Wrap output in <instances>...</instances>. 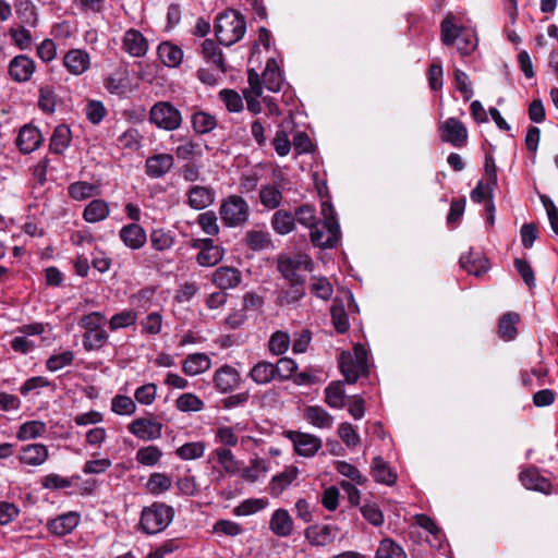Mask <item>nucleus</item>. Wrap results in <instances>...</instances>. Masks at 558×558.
<instances>
[{
  "mask_svg": "<svg viewBox=\"0 0 558 558\" xmlns=\"http://www.w3.org/2000/svg\"><path fill=\"white\" fill-rule=\"evenodd\" d=\"M246 32L243 15L234 10L220 13L215 24V34L221 45L231 46L241 40Z\"/></svg>",
  "mask_w": 558,
  "mask_h": 558,
  "instance_id": "obj_1",
  "label": "nucleus"
},
{
  "mask_svg": "<svg viewBox=\"0 0 558 558\" xmlns=\"http://www.w3.org/2000/svg\"><path fill=\"white\" fill-rule=\"evenodd\" d=\"M174 510L163 502H153L144 507L140 518V530L147 535L165 531L172 522Z\"/></svg>",
  "mask_w": 558,
  "mask_h": 558,
  "instance_id": "obj_2",
  "label": "nucleus"
},
{
  "mask_svg": "<svg viewBox=\"0 0 558 558\" xmlns=\"http://www.w3.org/2000/svg\"><path fill=\"white\" fill-rule=\"evenodd\" d=\"M106 316L100 312H92L82 317L80 325L85 329L83 345L86 351L100 350L108 341L105 330Z\"/></svg>",
  "mask_w": 558,
  "mask_h": 558,
  "instance_id": "obj_3",
  "label": "nucleus"
},
{
  "mask_svg": "<svg viewBox=\"0 0 558 558\" xmlns=\"http://www.w3.org/2000/svg\"><path fill=\"white\" fill-rule=\"evenodd\" d=\"M339 367L347 383L354 384L361 376L368 373L367 350L363 344H355L353 352H342Z\"/></svg>",
  "mask_w": 558,
  "mask_h": 558,
  "instance_id": "obj_4",
  "label": "nucleus"
},
{
  "mask_svg": "<svg viewBox=\"0 0 558 558\" xmlns=\"http://www.w3.org/2000/svg\"><path fill=\"white\" fill-rule=\"evenodd\" d=\"M219 215L226 227H242L248 221L250 206L242 196L230 195L222 201Z\"/></svg>",
  "mask_w": 558,
  "mask_h": 558,
  "instance_id": "obj_5",
  "label": "nucleus"
},
{
  "mask_svg": "<svg viewBox=\"0 0 558 558\" xmlns=\"http://www.w3.org/2000/svg\"><path fill=\"white\" fill-rule=\"evenodd\" d=\"M312 269L313 262L307 254L283 255L278 259V270L289 282L305 283L304 274Z\"/></svg>",
  "mask_w": 558,
  "mask_h": 558,
  "instance_id": "obj_6",
  "label": "nucleus"
},
{
  "mask_svg": "<svg viewBox=\"0 0 558 558\" xmlns=\"http://www.w3.org/2000/svg\"><path fill=\"white\" fill-rule=\"evenodd\" d=\"M149 122L158 129L174 131L182 124V114L171 102L158 101L149 110Z\"/></svg>",
  "mask_w": 558,
  "mask_h": 558,
  "instance_id": "obj_7",
  "label": "nucleus"
},
{
  "mask_svg": "<svg viewBox=\"0 0 558 558\" xmlns=\"http://www.w3.org/2000/svg\"><path fill=\"white\" fill-rule=\"evenodd\" d=\"M311 241L322 248L335 247L340 240V227L337 220H320L311 229Z\"/></svg>",
  "mask_w": 558,
  "mask_h": 558,
  "instance_id": "obj_8",
  "label": "nucleus"
},
{
  "mask_svg": "<svg viewBox=\"0 0 558 558\" xmlns=\"http://www.w3.org/2000/svg\"><path fill=\"white\" fill-rule=\"evenodd\" d=\"M283 435L293 444L299 456L311 458L322 448V439L315 435L298 430H287Z\"/></svg>",
  "mask_w": 558,
  "mask_h": 558,
  "instance_id": "obj_9",
  "label": "nucleus"
},
{
  "mask_svg": "<svg viewBox=\"0 0 558 558\" xmlns=\"http://www.w3.org/2000/svg\"><path fill=\"white\" fill-rule=\"evenodd\" d=\"M440 138L454 147H463L468 141V130L456 118H448L439 128Z\"/></svg>",
  "mask_w": 558,
  "mask_h": 558,
  "instance_id": "obj_10",
  "label": "nucleus"
},
{
  "mask_svg": "<svg viewBox=\"0 0 558 558\" xmlns=\"http://www.w3.org/2000/svg\"><path fill=\"white\" fill-rule=\"evenodd\" d=\"M90 63L92 61L89 53L86 50L80 48L68 50L62 58L63 66L70 74L74 76H80L86 73L90 68Z\"/></svg>",
  "mask_w": 558,
  "mask_h": 558,
  "instance_id": "obj_11",
  "label": "nucleus"
},
{
  "mask_svg": "<svg viewBox=\"0 0 558 558\" xmlns=\"http://www.w3.org/2000/svg\"><path fill=\"white\" fill-rule=\"evenodd\" d=\"M128 428L138 439L149 441L161 437L162 424L153 418L141 417L134 420Z\"/></svg>",
  "mask_w": 558,
  "mask_h": 558,
  "instance_id": "obj_12",
  "label": "nucleus"
},
{
  "mask_svg": "<svg viewBox=\"0 0 558 558\" xmlns=\"http://www.w3.org/2000/svg\"><path fill=\"white\" fill-rule=\"evenodd\" d=\"M240 380V372L229 364L219 367L213 376L215 388L221 393L232 391L239 386Z\"/></svg>",
  "mask_w": 558,
  "mask_h": 558,
  "instance_id": "obj_13",
  "label": "nucleus"
},
{
  "mask_svg": "<svg viewBox=\"0 0 558 558\" xmlns=\"http://www.w3.org/2000/svg\"><path fill=\"white\" fill-rule=\"evenodd\" d=\"M35 69L33 59L25 54H19L10 61L9 74L13 81L23 83L31 80Z\"/></svg>",
  "mask_w": 558,
  "mask_h": 558,
  "instance_id": "obj_14",
  "label": "nucleus"
},
{
  "mask_svg": "<svg viewBox=\"0 0 558 558\" xmlns=\"http://www.w3.org/2000/svg\"><path fill=\"white\" fill-rule=\"evenodd\" d=\"M119 238L122 243L131 250H140L147 242V233L138 223H129L123 226L119 231Z\"/></svg>",
  "mask_w": 558,
  "mask_h": 558,
  "instance_id": "obj_15",
  "label": "nucleus"
},
{
  "mask_svg": "<svg viewBox=\"0 0 558 558\" xmlns=\"http://www.w3.org/2000/svg\"><path fill=\"white\" fill-rule=\"evenodd\" d=\"M44 138L40 131L31 124L21 128L16 137V146L23 154L35 151L43 143Z\"/></svg>",
  "mask_w": 558,
  "mask_h": 558,
  "instance_id": "obj_16",
  "label": "nucleus"
},
{
  "mask_svg": "<svg viewBox=\"0 0 558 558\" xmlns=\"http://www.w3.org/2000/svg\"><path fill=\"white\" fill-rule=\"evenodd\" d=\"M173 165L174 158L171 154L153 155L145 161V172L149 178H162L173 168Z\"/></svg>",
  "mask_w": 558,
  "mask_h": 558,
  "instance_id": "obj_17",
  "label": "nucleus"
},
{
  "mask_svg": "<svg viewBox=\"0 0 558 558\" xmlns=\"http://www.w3.org/2000/svg\"><path fill=\"white\" fill-rule=\"evenodd\" d=\"M211 281L220 290L234 289L241 283L242 274L238 268L221 266L214 271Z\"/></svg>",
  "mask_w": 558,
  "mask_h": 558,
  "instance_id": "obj_18",
  "label": "nucleus"
},
{
  "mask_svg": "<svg viewBox=\"0 0 558 558\" xmlns=\"http://www.w3.org/2000/svg\"><path fill=\"white\" fill-rule=\"evenodd\" d=\"M294 522L289 511L283 508L275 510L269 520V530L278 537H288L292 534Z\"/></svg>",
  "mask_w": 558,
  "mask_h": 558,
  "instance_id": "obj_19",
  "label": "nucleus"
},
{
  "mask_svg": "<svg viewBox=\"0 0 558 558\" xmlns=\"http://www.w3.org/2000/svg\"><path fill=\"white\" fill-rule=\"evenodd\" d=\"M49 457L48 447L44 444H31L21 448L19 460L29 466L44 464Z\"/></svg>",
  "mask_w": 558,
  "mask_h": 558,
  "instance_id": "obj_20",
  "label": "nucleus"
},
{
  "mask_svg": "<svg viewBox=\"0 0 558 558\" xmlns=\"http://www.w3.org/2000/svg\"><path fill=\"white\" fill-rule=\"evenodd\" d=\"M338 534L333 525H312L305 530V538L314 546H326L332 543Z\"/></svg>",
  "mask_w": 558,
  "mask_h": 558,
  "instance_id": "obj_21",
  "label": "nucleus"
},
{
  "mask_svg": "<svg viewBox=\"0 0 558 558\" xmlns=\"http://www.w3.org/2000/svg\"><path fill=\"white\" fill-rule=\"evenodd\" d=\"M519 477L526 489L550 494L551 483L549 480L542 476L536 468H529L522 471Z\"/></svg>",
  "mask_w": 558,
  "mask_h": 558,
  "instance_id": "obj_22",
  "label": "nucleus"
},
{
  "mask_svg": "<svg viewBox=\"0 0 558 558\" xmlns=\"http://www.w3.org/2000/svg\"><path fill=\"white\" fill-rule=\"evenodd\" d=\"M247 81L250 85V90L244 93L246 106L251 112L256 114L259 113L262 110V106L258 98L263 94V88L260 85L258 73L253 69L250 70L247 73Z\"/></svg>",
  "mask_w": 558,
  "mask_h": 558,
  "instance_id": "obj_23",
  "label": "nucleus"
},
{
  "mask_svg": "<svg viewBox=\"0 0 558 558\" xmlns=\"http://www.w3.org/2000/svg\"><path fill=\"white\" fill-rule=\"evenodd\" d=\"M123 49L132 57H143L147 52L148 43L141 32L131 28L124 34Z\"/></svg>",
  "mask_w": 558,
  "mask_h": 558,
  "instance_id": "obj_24",
  "label": "nucleus"
},
{
  "mask_svg": "<svg viewBox=\"0 0 558 558\" xmlns=\"http://www.w3.org/2000/svg\"><path fill=\"white\" fill-rule=\"evenodd\" d=\"M371 475L377 483L388 486L397 482V473L390 468L389 463L381 457H375L371 463Z\"/></svg>",
  "mask_w": 558,
  "mask_h": 558,
  "instance_id": "obj_25",
  "label": "nucleus"
},
{
  "mask_svg": "<svg viewBox=\"0 0 558 558\" xmlns=\"http://www.w3.org/2000/svg\"><path fill=\"white\" fill-rule=\"evenodd\" d=\"M211 367V360L206 353L189 354L182 364V371L187 376H196Z\"/></svg>",
  "mask_w": 558,
  "mask_h": 558,
  "instance_id": "obj_26",
  "label": "nucleus"
},
{
  "mask_svg": "<svg viewBox=\"0 0 558 558\" xmlns=\"http://www.w3.org/2000/svg\"><path fill=\"white\" fill-rule=\"evenodd\" d=\"M187 196V204L190 207L201 210L214 203L215 192L210 187L195 185L189 191Z\"/></svg>",
  "mask_w": 558,
  "mask_h": 558,
  "instance_id": "obj_27",
  "label": "nucleus"
},
{
  "mask_svg": "<svg viewBox=\"0 0 558 558\" xmlns=\"http://www.w3.org/2000/svg\"><path fill=\"white\" fill-rule=\"evenodd\" d=\"M209 460H216L223 471L230 475H235L240 472V462L229 448L217 447L211 451Z\"/></svg>",
  "mask_w": 558,
  "mask_h": 558,
  "instance_id": "obj_28",
  "label": "nucleus"
},
{
  "mask_svg": "<svg viewBox=\"0 0 558 558\" xmlns=\"http://www.w3.org/2000/svg\"><path fill=\"white\" fill-rule=\"evenodd\" d=\"M260 205L267 210H274L280 207L283 195L281 190L272 183H267L260 186L258 192Z\"/></svg>",
  "mask_w": 558,
  "mask_h": 558,
  "instance_id": "obj_29",
  "label": "nucleus"
},
{
  "mask_svg": "<svg viewBox=\"0 0 558 558\" xmlns=\"http://www.w3.org/2000/svg\"><path fill=\"white\" fill-rule=\"evenodd\" d=\"M80 523V515L76 512H69L51 520L48 529L56 535H66L71 533Z\"/></svg>",
  "mask_w": 558,
  "mask_h": 558,
  "instance_id": "obj_30",
  "label": "nucleus"
},
{
  "mask_svg": "<svg viewBox=\"0 0 558 558\" xmlns=\"http://www.w3.org/2000/svg\"><path fill=\"white\" fill-rule=\"evenodd\" d=\"M259 80L260 85H264L270 92L277 93L281 89L283 78L274 59L267 61L266 68Z\"/></svg>",
  "mask_w": 558,
  "mask_h": 558,
  "instance_id": "obj_31",
  "label": "nucleus"
},
{
  "mask_svg": "<svg viewBox=\"0 0 558 558\" xmlns=\"http://www.w3.org/2000/svg\"><path fill=\"white\" fill-rule=\"evenodd\" d=\"M304 418L317 428H330L333 423V417L319 405H310L305 408Z\"/></svg>",
  "mask_w": 558,
  "mask_h": 558,
  "instance_id": "obj_32",
  "label": "nucleus"
},
{
  "mask_svg": "<svg viewBox=\"0 0 558 558\" xmlns=\"http://www.w3.org/2000/svg\"><path fill=\"white\" fill-rule=\"evenodd\" d=\"M109 214V204L104 199L97 198L87 204L83 218L88 223H96L105 220Z\"/></svg>",
  "mask_w": 558,
  "mask_h": 558,
  "instance_id": "obj_33",
  "label": "nucleus"
},
{
  "mask_svg": "<svg viewBox=\"0 0 558 558\" xmlns=\"http://www.w3.org/2000/svg\"><path fill=\"white\" fill-rule=\"evenodd\" d=\"M158 57L165 65L175 68L182 62L183 51L180 47L169 41H165L158 47Z\"/></svg>",
  "mask_w": 558,
  "mask_h": 558,
  "instance_id": "obj_34",
  "label": "nucleus"
},
{
  "mask_svg": "<svg viewBox=\"0 0 558 558\" xmlns=\"http://www.w3.org/2000/svg\"><path fill=\"white\" fill-rule=\"evenodd\" d=\"M270 225L276 233L286 235L295 229V218L290 211L280 209L272 215Z\"/></svg>",
  "mask_w": 558,
  "mask_h": 558,
  "instance_id": "obj_35",
  "label": "nucleus"
},
{
  "mask_svg": "<svg viewBox=\"0 0 558 558\" xmlns=\"http://www.w3.org/2000/svg\"><path fill=\"white\" fill-rule=\"evenodd\" d=\"M520 320L519 314L514 312H508L504 314L498 324V333L505 341L513 340L517 337L518 330L517 325Z\"/></svg>",
  "mask_w": 558,
  "mask_h": 558,
  "instance_id": "obj_36",
  "label": "nucleus"
},
{
  "mask_svg": "<svg viewBox=\"0 0 558 558\" xmlns=\"http://www.w3.org/2000/svg\"><path fill=\"white\" fill-rule=\"evenodd\" d=\"M290 287L282 289L277 296V304L280 306H290L296 304L304 295V283L289 282Z\"/></svg>",
  "mask_w": 558,
  "mask_h": 558,
  "instance_id": "obj_37",
  "label": "nucleus"
},
{
  "mask_svg": "<svg viewBox=\"0 0 558 558\" xmlns=\"http://www.w3.org/2000/svg\"><path fill=\"white\" fill-rule=\"evenodd\" d=\"M202 54L207 62L213 63L221 73H226L227 68L225 64L221 49L211 39H205L202 44Z\"/></svg>",
  "mask_w": 558,
  "mask_h": 558,
  "instance_id": "obj_38",
  "label": "nucleus"
},
{
  "mask_svg": "<svg viewBox=\"0 0 558 558\" xmlns=\"http://www.w3.org/2000/svg\"><path fill=\"white\" fill-rule=\"evenodd\" d=\"M268 466L267 460L254 458L250 461V465L242 471L241 477L248 483H255L267 474Z\"/></svg>",
  "mask_w": 558,
  "mask_h": 558,
  "instance_id": "obj_39",
  "label": "nucleus"
},
{
  "mask_svg": "<svg viewBox=\"0 0 558 558\" xmlns=\"http://www.w3.org/2000/svg\"><path fill=\"white\" fill-rule=\"evenodd\" d=\"M440 31L441 43L446 46L453 45L462 36V27L456 24L454 17L451 15L442 20Z\"/></svg>",
  "mask_w": 558,
  "mask_h": 558,
  "instance_id": "obj_40",
  "label": "nucleus"
},
{
  "mask_svg": "<svg viewBox=\"0 0 558 558\" xmlns=\"http://www.w3.org/2000/svg\"><path fill=\"white\" fill-rule=\"evenodd\" d=\"M460 265L469 274L480 277L488 269V262L486 258L477 256L474 257L473 253L470 252L460 257Z\"/></svg>",
  "mask_w": 558,
  "mask_h": 558,
  "instance_id": "obj_41",
  "label": "nucleus"
},
{
  "mask_svg": "<svg viewBox=\"0 0 558 558\" xmlns=\"http://www.w3.org/2000/svg\"><path fill=\"white\" fill-rule=\"evenodd\" d=\"M250 377L257 385H266L276 378L275 365L266 361L258 362L251 369Z\"/></svg>",
  "mask_w": 558,
  "mask_h": 558,
  "instance_id": "obj_42",
  "label": "nucleus"
},
{
  "mask_svg": "<svg viewBox=\"0 0 558 558\" xmlns=\"http://www.w3.org/2000/svg\"><path fill=\"white\" fill-rule=\"evenodd\" d=\"M71 143V131L65 125L54 129L50 138L49 148L54 154H62Z\"/></svg>",
  "mask_w": 558,
  "mask_h": 558,
  "instance_id": "obj_43",
  "label": "nucleus"
},
{
  "mask_svg": "<svg viewBox=\"0 0 558 558\" xmlns=\"http://www.w3.org/2000/svg\"><path fill=\"white\" fill-rule=\"evenodd\" d=\"M47 432V425L41 421H28L23 423L16 433L20 440H31L41 437Z\"/></svg>",
  "mask_w": 558,
  "mask_h": 558,
  "instance_id": "obj_44",
  "label": "nucleus"
},
{
  "mask_svg": "<svg viewBox=\"0 0 558 558\" xmlns=\"http://www.w3.org/2000/svg\"><path fill=\"white\" fill-rule=\"evenodd\" d=\"M75 354L71 350L53 353L46 360V368L51 373H56L64 367L71 366L74 362Z\"/></svg>",
  "mask_w": 558,
  "mask_h": 558,
  "instance_id": "obj_45",
  "label": "nucleus"
},
{
  "mask_svg": "<svg viewBox=\"0 0 558 558\" xmlns=\"http://www.w3.org/2000/svg\"><path fill=\"white\" fill-rule=\"evenodd\" d=\"M172 486V478L161 472L151 473L146 483V488L151 495H160Z\"/></svg>",
  "mask_w": 558,
  "mask_h": 558,
  "instance_id": "obj_46",
  "label": "nucleus"
},
{
  "mask_svg": "<svg viewBox=\"0 0 558 558\" xmlns=\"http://www.w3.org/2000/svg\"><path fill=\"white\" fill-rule=\"evenodd\" d=\"M68 192L73 199L83 201L98 195L99 189L93 183L77 181L69 185Z\"/></svg>",
  "mask_w": 558,
  "mask_h": 558,
  "instance_id": "obj_47",
  "label": "nucleus"
},
{
  "mask_svg": "<svg viewBox=\"0 0 558 558\" xmlns=\"http://www.w3.org/2000/svg\"><path fill=\"white\" fill-rule=\"evenodd\" d=\"M223 258V250L215 245L214 242L211 245L205 247L202 252H198L196 256V262L202 267H213L217 265Z\"/></svg>",
  "mask_w": 558,
  "mask_h": 558,
  "instance_id": "obj_48",
  "label": "nucleus"
},
{
  "mask_svg": "<svg viewBox=\"0 0 558 558\" xmlns=\"http://www.w3.org/2000/svg\"><path fill=\"white\" fill-rule=\"evenodd\" d=\"M204 148H207V145L202 142L185 141L178 145L174 151L178 158L189 160L195 157H202Z\"/></svg>",
  "mask_w": 558,
  "mask_h": 558,
  "instance_id": "obj_49",
  "label": "nucleus"
},
{
  "mask_svg": "<svg viewBox=\"0 0 558 558\" xmlns=\"http://www.w3.org/2000/svg\"><path fill=\"white\" fill-rule=\"evenodd\" d=\"M299 470L295 466L287 468L271 480V493L280 495L296 477Z\"/></svg>",
  "mask_w": 558,
  "mask_h": 558,
  "instance_id": "obj_50",
  "label": "nucleus"
},
{
  "mask_svg": "<svg viewBox=\"0 0 558 558\" xmlns=\"http://www.w3.org/2000/svg\"><path fill=\"white\" fill-rule=\"evenodd\" d=\"M151 247L158 252L170 250L174 245V236L170 231L154 229L149 234Z\"/></svg>",
  "mask_w": 558,
  "mask_h": 558,
  "instance_id": "obj_51",
  "label": "nucleus"
},
{
  "mask_svg": "<svg viewBox=\"0 0 558 558\" xmlns=\"http://www.w3.org/2000/svg\"><path fill=\"white\" fill-rule=\"evenodd\" d=\"M216 125V118L208 112L197 111L192 114V126L193 130L198 134H206L213 131Z\"/></svg>",
  "mask_w": 558,
  "mask_h": 558,
  "instance_id": "obj_52",
  "label": "nucleus"
},
{
  "mask_svg": "<svg viewBox=\"0 0 558 558\" xmlns=\"http://www.w3.org/2000/svg\"><path fill=\"white\" fill-rule=\"evenodd\" d=\"M375 558H407L404 549L390 538L379 543Z\"/></svg>",
  "mask_w": 558,
  "mask_h": 558,
  "instance_id": "obj_53",
  "label": "nucleus"
},
{
  "mask_svg": "<svg viewBox=\"0 0 558 558\" xmlns=\"http://www.w3.org/2000/svg\"><path fill=\"white\" fill-rule=\"evenodd\" d=\"M15 12L19 19L32 27H36L38 16L33 3L28 0H17L15 3Z\"/></svg>",
  "mask_w": 558,
  "mask_h": 558,
  "instance_id": "obj_54",
  "label": "nucleus"
},
{
  "mask_svg": "<svg viewBox=\"0 0 558 558\" xmlns=\"http://www.w3.org/2000/svg\"><path fill=\"white\" fill-rule=\"evenodd\" d=\"M345 393L341 383H332L325 389V401L330 408L344 407Z\"/></svg>",
  "mask_w": 558,
  "mask_h": 558,
  "instance_id": "obj_55",
  "label": "nucleus"
},
{
  "mask_svg": "<svg viewBox=\"0 0 558 558\" xmlns=\"http://www.w3.org/2000/svg\"><path fill=\"white\" fill-rule=\"evenodd\" d=\"M162 457V451L157 446L142 447L136 452V461L145 466H154L158 464Z\"/></svg>",
  "mask_w": 558,
  "mask_h": 558,
  "instance_id": "obj_56",
  "label": "nucleus"
},
{
  "mask_svg": "<svg viewBox=\"0 0 558 558\" xmlns=\"http://www.w3.org/2000/svg\"><path fill=\"white\" fill-rule=\"evenodd\" d=\"M206 446L203 441L186 442L175 450V454L181 460H195L203 457Z\"/></svg>",
  "mask_w": 558,
  "mask_h": 558,
  "instance_id": "obj_57",
  "label": "nucleus"
},
{
  "mask_svg": "<svg viewBox=\"0 0 558 558\" xmlns=\"http://www.w3.org/2000/svg\"><path fill=\"white\" fill-rule=\"evenodd\" d=\"M43 388H49L54 391L56 384L45 376H34L23 383L20 387V392L23 396H28L32 391H38Z\"/></svg>",
  "mask_w": 558,
  "mask_h": 558,
  "instance_id": "obj_58",
  "label": "nucleus"
},
{
  "mask_svg": "<svg viewBox=\"0 0 558 558\" xmlns=\"http://www.w3.org/2000/svg\"><path fill=\"white\" fill-rule=\"evenodd\" d=\"M177 409L182 412H198L204 409V402L196 395L185 392L175 400Z\"/></svg>",
  "mask_w": 558,
  "mask_h": 558,
  "instance_id": "obj_59",
  "label": "nucleus"
},
{
  "mask_svg": "<svg viewBox=\"0 0 558 558\" xmlns=\"http://www.w3.org/2000/svg\"><path fill=\"white\" fill-rule=\"evenodd\" d=\"M137 320V313L132 310H124L114 314L109 320L110 330L114 331L121 328H128Z\"/></svg>",
  "mask_w": 558,
  "mask_h": 558,
  "instance_id": "obj_60",
  "label": "nucleus"
},
{
  "mask_svg": "<svg viewBox=\"0 0 558 558\" xmlns=\"http://www.w3.org/2000/svg\"><path fill=\"white\" fill-rule=\"evenodd\" d=\"M291 141L289 137V132L282 123L276 132V135L272 140V146L275 151L280 156L284 157L289 155L291 150Z\"/></svg>",
  "mask_w": 558,
  "mask_h": 558,
  "instance_id": "obj_61",
  "label": "nucleus"
},
{
  "mask_svg": "<svg viewBox=\"0 0 558 558\" xmlns=\"http://www.w3.org/2000/svg\"><path fill=\"white\" fill-rule=\"evenodd\" d=\"M267 505L268 501L263 498L245 499L234 508V513L240 517L251 515L257 511L265 509Z\"/></svg>",
  "mask_w": 558,
  "mask_h": 558,
  "instance_id": "obj_62",
  "label": "nucleus"
},
{
  "mask_svg": "<svg viewBox=\"0 0 558 558\" xmlns=\"http://www.w3.org/2000/svg\"><path fill=\"white\" fill-rule=\"evenodd\" d=\"M111 410L118 415H132L136 411V405L131 397L117 395L111 401Z\"/></svg>",
  "mask_w": 558,
  "mask_h": 558,
  "instance_id": "obj_63",
  "label": "nucleus"
},
{
  "mask_svg": "<svg viewBox=\"0 0 558 558\" xmlns=\"http://www.w3.org/2000/svg\"><path fill=\"white\" fill-rule=\"evenodd\" d=\"M290 345V337L284 331H276L271 335L268 348L275 355H281L287 352Z\"/></svg>",
  "mask_w": 558,
  "mask_h": 558,
  "instance_id": "obj_64",
  "label": "nucleus"
}]
</instances>
